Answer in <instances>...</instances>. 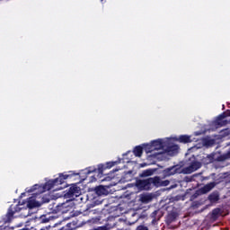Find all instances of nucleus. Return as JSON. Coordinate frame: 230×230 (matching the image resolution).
<instances>
[{
  "label": "nucleus",
  "mask_w": 230,
  "mask_h": 230,
  "mask_svg": "<svg viewBox=\"0 0 230 230\" xmlns=\"http://www.w3.org/2000/svg\"><path fill=\"white\" fill-rule=\"evenodd\" d=\"M71 177H73V173H70V174L59 173V176L58 178L54 180H49L44 185L35 184L30 189L27 188L25 191L27 193H33V191H36V195H40L42 193H45V191H49V190H53L55 186H60L64 184L66 179H71Z\"/></svg>",
  "instance_id": "f257e3e1"
},
{
  "label": "nucleus",
  "mask_w": 230,
  "mask_h": 230,
  "mask_svg": "<svg viewBox=\"0 0 230 230\" xmlns=\"http://www.w3.org/2000/svg\"><path fill=\"white\" fill-rule=\"evenodd\" d=\"M119 162L115 161V162H108L106 163L107 166L103 165V164H99L98 168H93L90 167L89 170L87 171V174L89 175L90 173H94L93 176H92V182H94L96 181H98V179H102L104 175L103 172H105V170H107V168H112V166H116V164H118ZM97 176V178H96Z\"/></svg>",
  "instance_id": "f03ea898"
},
{
  "label": "nucleus",
  "mask_w": 230,
  "mask_h": 230,
  "mask_svg": "<svg viewBox=\"0 0 230 230\" xmlns=\"http://www.w3.org/2000/svg\"><path fill=\"white\" fill-rule=\"evenodd\" d=\"M159 183V180L155 176L153 178H147L146 180H137L136 186L138 190L150 191L152 188H155V185Z\"/></svg>",
  "instance_id": "7ed1b4c3"
},
{
  "label": "nucleus",
  "mask_w": 230,
  "mask_h": 230,
  "mask_svg": "<svg viewBox=\"0 0 230 230\" xmlns=\"http://www.w3.org/2000/svg\"><path fill=\"white\" fill-rule=\"evenodd\" d=\"M81 195L82 190L76 184H73L65 193L66 199H70V200H73Z\"/></svg>",
  "instance_id": "20e7f679"
},
{
  "label": "nucleus",
  "mask_w": 230,
  "mask_h": 230,
  "mask_svg": "<svg viewBox=\"0 0 230 230\" xmlns=\"http://www.w3.org/2000/svg\"><path fill=\"white\" fill-rule=\"evenodd\" d=\"M227 116H230V111H224L223 113H221V114L213 121L214 127H216L217 128H222V127H226V125H227V123H229V121H227V119H226L227 118Z\"/></svg>",
  "instance_id": "39448f33"
},
{
  "label": "nucleus",
  "mask_w": 230,
  "mask_h": 230,
  "mask_svg": "<svg viewBox=\"0 0 230 230\" xmlns=\"http://www.w3.org/2000/svg\"><path fill=\"white\" fill-rule=\"evenodd\" d=\"M175 173H182V170L180 165H173L163 171L164 177H172V175H175Z\"/></svg>",
  "instance_id": "423d86ee"
},
{
  "label": "nucleus",
  "mask_w": 230,
  "mask_h": 230,
  "mask_svg": "<svg viewBox=\"0 0 230 230\" xmlns=\"http://www.w3.org/2000/svg\"><path fill=\"white\" fill-rule=\"evenodd\" d=\"M202 168V163L194 161L188 166L182 169V173H193V172H197V170Z\"/></svg>",
  "instance_id": "0eeeda50"
},
{
  "label": "nucleus",
  "mask_w": 230,
  "mask_h": 230,
  "mask_svg": "<svg viewBox=\"0 0 230 230\" xmlns=\"http://www.w3.org/2000/svg\"><path fill=\"white\" fill-rule=\"evenodd\" d=\"M109 188H111V185H99L95 187L94 191L96 195L102 197V195H109Z\"/></svg>",
  "instance_id": "6e6552de"
},
{
  "label": "nucleus",
  "mask_w": 230,
  "mask_h": 230,
  "mask_svg": "<svg viewBox=\"0 0 230 230\" xmlns=\"http://www.w3.org/2000/svg\"><path fill=\"white\" fill-rule=\"evenodd\" d=\"M216 186L217 183L215 181H212L200 188L199 191L200 193H202V195H206V193H209V191H211Z\"/></svg>",
  "instance_id": "1a4fd4ad"
},
{
  "label": "nucleus",
  "mask_w": 230,
  "mask_h": 230,
  "mask_svg": "<svg viewBox=\"0 0 230 230\" xmlns=\"http://www.w3.org/2000/svg\"><path fill=\"white\" fill-rule=\"evenodd\" d=\"M152 221L151 224L153 226H155L157 222L161 220V217H163V214H161V211L159 209L155 210L151 215H150Z\"/></svg>",
  "instance_id": "9d476101"
},
{
  "label": "nucleus",
  "mask_w": 230,
  "mask_h": 230,
  "mask_svg": "<svg viewBox=\"0 0 230 230\" xmlns=\"http://www.w3.org/2000/svg\"><path fill=\"white\" fill-rule=\"evenodd\" d=\"M177 217H179V214L175 211H172L166 217V219H165L166 224L170 226V224H172V222H175V220H177Z\"/></svg>",
  "instance_id": "9b49d317"
},
{
  "label": "nucleus",
  "mask_w": 230,
  "mask_h": 230,
  "mask_svg": "<svg viewBox=\"0 0 230 230\" xmlns=\"http://www.w3.org/2000/svg\"><path fill=\"white\" fill-rule=\"evenodd\" d=\"M201 163L203 164H211V163H215V153L208 155L207 156L201 159Z\"/></svg>",
  "instance_id": "f8f14e48"
},
{
  "label": "nucleus",
  "mask_w": 230,
  "mask_h": 230,
  "mask_svg": "<svg viewBox=\"0 0 230 230\" xmlns=\"http://www.w3.org/2000/svg\"><path fill=\"white\" fill-rule=\"evenodd\" d=\"M165 152H167L168 155H176V154L179 152V146H170L166 148Z\"/></svg>",
  "instance_id": "ddd939ff"
},
{
  "label": "nucleus",
  "mask_w": 230,
  "mask_h": 230,
  "mask_svg": "<svg viewBox=\"0 0 230 230\" xmlns=\"http://www.w3.org/2000/svg\"><path fill=\"white\" fill-rule=\"evenodd\" d=\"M151 146H153L154 150H161V148H163L164 146L163 140L161 139L153 140L151 142Z\"/></svg>",
  "instance_id": "4468645a"
},
{
  "label": "nucleus",
  "mask_w": 230,
  "mask_h": 230,
  "mask_svg": "<svg viewBox=\"0 0 230 230\" xmlns=\"http://www.w3.org/2000/svg\"><path fill=\"white\" fill-rule=\"evenodd\" d=\"M155 179L158 180V183L156 185H155V188H161V186H168L170 185V181L168 180H161V177L159 176H155Z\"/></svg>",
  "instance_id": "2eb2a0df"
},
{
  "label": "nucleus",
  "mask_w": 230,
  "mask_h": 230,
  "mask_svg": "<svg viewBox=\"0 0 230 230\" xmlns=\"http://www.w3.org/2000/svg\"><path fill=\"white\" fill-rule=\"evenodd\" d=\"M208 200L210 202H218L220 200V194L218 191H214L208 196Z\"/></svg>",
  "instance_id": "dca6fc26"
},
{
  "label": "nucleus",
  "mask_w": 230,
  "mask_h": 230,
  "mask_svg": "<svg viewBox=\"0 0 230 230\" xmlns=\"http://www.w3.org/2000/svg\"><path fill=\"white\" fill-rule=\"evenodd\" d=\"M155 169H146L140 173V177H150L154 175Z\"/></svg>",
  "instance_id": "f3484780"
},
{
  "label": "nucleus",
  "mask_w": 230,
  "mask_h": 230,
  "mask_svg": "<svg viewBox=\"0 0 230 230\" xmlns=\"http://www.w3.org/2000/svg\"><path fill=\"white\" fill-rule=\"evenodd\" d=\"M178 141L180 143H191V137L188 135H181L179 137Z\"/></svg>",
  "instance_id": "a211bd4d"
},
{
  "label": "nucleus",
  "mask_w": 230,
  "mask_h": 230,
  "mask_svg": "<svg viewBox=\"0 0 230 230\" xmlns=\"http://www.w3.org/2000/svg\"><path fill=\"white\" fill-rule=\"evenodd\" d=\"M133 154L136 157H141V155H143V146H137L133 150Z\"/></svg>",
  "instance_id": "6ab92c4d"
},
{
  "label": "nucleus",
  "mask_w": 230,
  "mask_h": 230,
  "mask_svg": "<svg viewBox=\"0 0 230 230\" xmlns=\"http://www.w3.org/2000/svg\"><path fill=\"white\" fill-rule=\"evenodd\" d=\"M15 214L14 210H13V205H11L8 208L6 217H7V220H12V218H13V215Z\"/></svg>",
  "instance_id": "aec40b11"
},
{
  "label": "nucleus",
  "mask_w": 230,
  "mask_h": 230,
  "mask_svg": "<svg viewBox=\"0 0 230 230\" xmlns=\"http://www.w3.org/2000/svg\"><path fill=\"white\" fill-rule=\"evenodd\" d=\"M144 150L146 154H150L151 152H154V146L151 144L144 145Z\"/></svg>",
  "instance_id": "412c9836"
},
{
  "label": "nucleus",
  "mask_w": 230,
  "mask_h": 230,
  "mask_svg": "<svg viewBox=\"0 0 230 230\" xmlns=\"http://www.w3.org/2000/svg\"><path fill=\"white\" fill-rule=\"evenodd\" d=\"M227 159H229V158H228L227 153H226V154L221 155L217 156V158H215V161L222 163L224 161H227Z\"/></svg>",
  "instance_id": "4be33fe9"
},
{
  "label": "nucleus",
  "mask_w": 230,
  "mask_h": 230,
  "mask_svg": "<svg viewBox=\"0 0 230 230\" xmlns=\"http://www.w3.org/2000/svg\"><path fill=\"white\" fill-rule=\"evenodd\" d=\"M152 200V196L150 195H144L141 197V201L144 202L145 204H148Z\"/></svg>",
  "instance_id": "5701e85b"
},
{
  "label": "nucleus",
  "mask_w": 230,
  "mask_h": 230,
  "mask_svg": "<svg viewBox=\"0 0 230 230\" xmlns=\"http://www.w3.org/2000/svg\"><path fill=\"white\" fill-rule=\"evenodd\" d=\"M37 201H35V200H30L29 202H28V204H27V206H28V208H30V209H33V208H37Z\"/></svg>",
  "instance_id": "b1692460"
},
{
  "label": "nucleus",
  "mask_w": 230,
  "mask_h": 230,
  "mask_svg": "<svg viewBox=\"0 0 230 230\" xmlns=\"http://www.w3.org/2000/svg\"><path fill=\"white\" fill-rule=\"evenodd\" d=\"M219 214H220V208H214L212 210V216L213 217H218Z\"/></svg>",
  "instance_id": "393cba45"
},
{
  "label": "nucleus",
  "mask_w": 230,
  "mask_h": 230,
  "mask_svg": "<svg viewBox=\"0 0 230 230\" xmlns=\"http://www.w3.org/2000/svg\"><path fill=\"white\" fill-rule=\"evenodd\" d=\"M40 222L42 224H48V222H49V218L46 217V216H41L40 217Z\"/></svg>",
  "instance_id": "a878e982"
},
{
  "label": "nucleus",
  "mask_w": 230,
  "mask_h": 230,
  "mask_svg": "<svg viewBox=\"0 0 230 230\" xmlns=\"http://www.w3.org/2000/svg\"><path fill=\"white\" fill-rule=\"evenodd\" d=\"M13 209L14 213H19V211H21V207L19 205H13Z\"/></svg>",
  "instance_id": "bb28decb"
},
{
  "label": "nucleus",
  "mask_w": 230,
  "mask_h": 230,
  "mask_svg": "<svg viewBox=\"0 0 230 230\" xmlns=\"http://www.w3.org/2000/svg\"><path fill=\"white\" fill-rule=\"evenodd\" d=\"M137 230H148V226H145V225H140L137 227Z\"/></svg>",
  "instance_id": "cd10ccee"
},
{
  "label": "nucleus",
  "mask_w": 230,
  "mask_h": 230,
  "mask_svg": "<svg viewBox=\"0 0 230 230\" xmlns=\"http://www.w3.org/2000/svg\"><path fill=\"white\" fill-rule=\"evenodd\" d=\"M63 189H64L63 187L58 188V190H63Z\"/></svg>",
  "instance_id": "c85d7f7f"
},
{
  "label": "nucleus",
  "mask_w": 230,
  "mask_h": 230,
  "mask_svg": "<svg viewBox=\"0 0 230 230\" xmlns=\"http://www.w3.org/2000/svg\"><path fill=\"white\" fill-rule=\"evenodd\" d=\"M102 1V3H103V0H101Z\"/></svg>",
  "instance_id": "c756f323"
},
{
  "label": "nucleus",
  "mask_w": 230,
  "mask_h": 230,
  "mask_svg": "<svg viewBox=\"0 0 230 230\" xmlns=\"http://www.w3.org/2000/svg\"><path fill=\"white\" fill-rule=\"evenodd\" d=\"M61 230H64V228H62Z\"/></svg>",
  "instance_id": "7c9ffc66"
}]
</instances>
